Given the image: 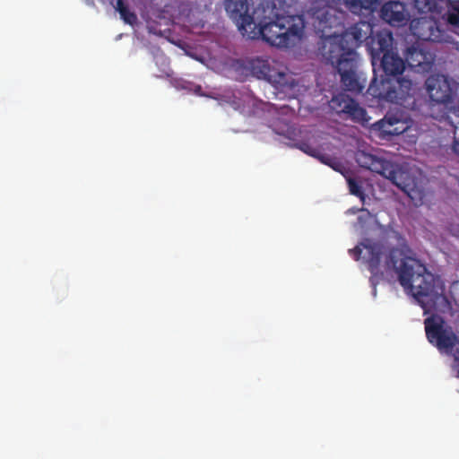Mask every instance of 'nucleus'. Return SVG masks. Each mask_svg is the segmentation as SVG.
Returning a JSON list of instances; mask_svg holds the SVG:
<instances>
[{"label": "nucleus", "instance_id": "obj_18", "mask_svg": "<svg viewBox=\"0 0 459 459\" xmlns=\"http://www.w3.org/2000/svg\"><path fill=\"white\" fill-rule=\"evenodd\" d=\"M113 7L119 13L121 19L126 23L134 25L137 22V15L129 10L125 0H117V4Z\"/></svg>", "mask_w": 459, "mask_h": 459}, {"label": "nucleus", "instance_id": "obj_30", "mask_svg": "<svg viewBox=\"0 0 459 459\" xmlns=\"http://www.w3.org/2000/svg\"><path fill=\"white\" fill-rule=\"evenodd\" d=\"M453 369L456 372V377L459 378V355L454 356Z\"/></svg>", "mask_w": 459, "mask_h": 459}, {"label": "nucleus", "instance_id": "obj_29", "mask_svg": "<svg viewBox=\"0 0 459 459\" xmlns=\"http://www.w3.org/2000/svg\"><path fill=\"white\" fill-rule=\"evenodd\" d=\"M446 22L453 25V26H458L459 25V13H456L451 10H448L446 13Z\"/></svg>", "mask_w": 459, "mask_h": 459}, {"label": "nucleus", "instance_id": "obj_2", "mask_svg": "<svg viewBox=\"0 0 459 459\" xmlns=\"http://www.w3.org/2000/svg\"><path fill=\"white\" fill-rule=\"evenodd\" d=\"M256 17L243 36L249 39H262L271 46L288 47L291 37L300 38L304 21L301 15H285L274 4L255 8Z\"/></svg>", "mask_w": 459, "mask_h": 459}, {"label": "nucleus", "instance_id": "obj_31", "mask_svg": "<svg viewBox=\"0 0 459 459\" xmlns=\"http://www.w3.org/2000/svg\"><path fill=\"white\" fill-rule=\"evenodd\" d=\"M452 149H453L455 153L459 155V140H457V139L454 140L453 145H452Z\"/></svg>", "mask_w": 459, "mask_h": 459}, {"label": "nucleus", "instance_id": "obj_4", "mask_svg": "<svg viewBox=\"0 0 459 459\" xmlns=\"http://www.w3.org/2000/svg\"><path fill=\"white\" fill-rule=\"evenodd\" d=\"M428 341L439 351H451L459 344V338L439 315H432L424 320Z\"/></svg>", "mask_w": 459, "mask_h": 459}, {"label": "nucleus", "instance_id": "obj_19", "mask_svg": "<svg viewBox=\"0 0 459 459\" xmlns=\"http://www.w3.org/2000/svg\"><path fill=\"white\" fill-rule=\"evenodd\" d=\"M313 17L317 20V24H314L319 30L324 31L326 28L332 27V17L329 15V10L326 8H321L316 10L313 13Z\"/></svg>", "mask_w": 459, "mask_h": 459}, {"label": "nucleus", "instance_id": "obj_25", "mask_svg": "<svg viewBox=\"0 0 459 459\" xmlns=\"http://www.w3.org/2000/svg\"><path fill=\"white\" fill-rule=\"evenodd\" d=\"M446 116L451 125H459V104L451 106L448 108Z\"/></svg>", "mask_w": 459, "mask_h": 459}, {"label": "nucleus", "instance_id": "obj_1", "mask_svg": "<svg viewBox=\"0 0 459 459\" xmlns=\"http://www.w3.org/2000/svg\"><path fill=\"white\" fill-rule=\"evenodd\" d=\"M388 264L397 273L399 283L426 310L437 295L434 275L406 244L390 250Z\"/></svg>", "mask_w": 459, "mask_h": 459}, {"label": "nucleus", "instance_id": "obj_33", "mask_svg": "<svg viewBox=\"0 0 459 459\" xmlns=\"http://www.w3.org/2000/svg\"><path fill=\"white\" fill-rule=\"evenodd\" d=\"M84 3H85L87 5L91 6V7H94V6H95V2H94V0H84Z\"/></svg>", "mask_w": 459, "mask_h": 459}, {"label": "nucleus", "instance_id": "obj_8", "mask_svg": "<svg viewBox=\"0 0 459 459\" xmlns=\"http://www.w3.org/2000/svg\"><path fill=\"white\" fill-rule=\"evenodd\" d=\"M251 4L252 0H225V10L242 35L247 33L256 17L255 9L249 13Z\"/></svg>", "mask_w": 459, "mask_h": 459}, {"label": "nucleus", "instance_id": "obj_20", "mask_svg": "<svg viewBox=\"0 0 459 459\" xmlns=\"http://www.w3.org/2000/svg\"><path fill=\"white\" fill-rule=\"evenodd\" d=\"M350 7L353 10L370 9L378 0H347Z\"/></svg>", "mask_w": 459, "mask_h": 459}, {"label": "nucleus", "instance_id": "obj_13", "mask_svg": "<svg viewBox=\"0 0 459 459\" xmlns=\"http://www.w3.org/2000/svg\"><path fill=\"white\" fill-rule=\"evenodd\" d=\"M378 49L383 52L381 66L386 77L401 75L404 69V61L395 53L388 50V43L385 38L377 39Z\"/></svg>", "mask_w": 459, "mask_h": 459}, {"label": "nucleus", "instance_id": "obj_9", "mask_svg": "<svg viewBox=\"0 0 459 459\" xmlns=\"http://www.w3.org/2000/svg\"><path fill=\"white\" fill-rule=\"evenodd\" d=\"M453 85L454 81L441 74H431L425 82L429 99L437 103L446 104L451 101L454 93Z\"/></svg>", "mask_w": 459, "mask_h": 459}, {"label": "nucleus", "instance_id": "obj_7", "mask_svg": "<svg viewBox=\"0 0 459 459\" xmlns=\"http://www.w3.org/2000/svg\"><path fill=\"white\" fill-rule=\"evenodd\" d=\"M429 16H420L412 19L410 23L411 34L422 41H441L443 31L436 19L437 14L429 13Z\"/></svg>", "mask_w": 459, "mask_h": 459}, {"label": "nucleus", "instance_id": "obj_16", "mask_svg": "<svg viewBox=\"0 0 459 459\" xmlns=\"http://www.w3.org/2000/svg\"><path fill=\"white\" fill-rule=\"evenodd\" d=\"M251 74L258 79H264L269 82L273 79L272 68L268 60L255 58L249 61Z\"/></svg>", "mask_w": 459, "mask_h": 459}, {"label": "nucleus", "instance_id": "obj_11", "mask_svg": "<svg viewBox=\"0 0 459 459\" xmlns=\"http://www.w3.org/2000/svg\"><path fill=\"white\" fill-rule=\"evenodd\" d=\"M331 107L338 114H342L345 118H349L354 122H367V112L365 108L349 95L339 93L331 100Z\"/></svg>", "mask_w": 459, "mask_h": 459}, {"label": "nucleus", "instance_id": "obj_5", "mask_svg": "<svg viewBox=\"0 0 459 459\" xmlns=\"http://www.w3.org/2000/svg\"><path fill=\"white\" fill-rule=\"evenodd\" d=\"M343 39L339 36L326 37L322 41L321 55L326 64H330L336 70L339 69V62L344 59L358 58L354 49L347 48L342 44Z\"/></svg>", "mask_w": 459, "mask_h": 459}, {"label": "nucleus", "instance_id": "obj_26", "mask_svg": "<svg viewBox=\"0 0 459 459\" xmlns=\"http://www.w3.org/2000/svg\"><path fill=\"white\" fill-rule=\"evenodd\" d=\"M348 186L351 194L356 196H363V191L359 184L354 178L348 179Z\"/></svg>", "mask_w": 459, "mask_h": 459}, {"label": "nucleus", "instance_id": "obj_15", "mask_svg": "<svg viewBox=\"0 0 459 459\" xmlns=\"http://www.w3.org/2000/svg\"><path fill=\"white\" fill-rule=\"evenodd\" d=\"M413 5L419 13L440 15L446 7L459 13V0H414Z\"/></svg>", "mask_w": 459, "mask_h": 459}, {"label": "nucleus", "instance_id": "obj_10", "mask_svg": "<svg viewBox=\"0 0 459 459\" xmlns=\"http://www.w3.org/2000/svg\"><path fill=\"white\" fill-rule=\"evenodd\" d=\"M363 249L365 253L362 258L365 260L366 264H368V268L372 274L370 281L373 285H375L374 277L377 275L379 270L383 247L379 243L373 242L370 239H366L360 243V245H358L353 249H351L350 253L354 256L355 260H359Z\"/></svg>", "mask_w": 459, "mask_h": 459}, {"label": "nucleus", "instance_id": "obj_14", "mask_svg": "<svg viewBox=\"0 0 459 459\" xmlns=\"http://www.w3.org/2000/svg\"><path fill=\"white\" fill-rule=\"evenodd\" d=\"M381 17L390 25L401 27L408 23L411 14L405 4L400 1H389L381 7Z\"/></svg>", "mask_w": 459, "mask_h": 459}, {"label": "nucleus", "instance_id": "obj_23", "mask_svg": "<svg viewBox=\"0 0 459 459\" xmlns=\"http://www.w3.org/2000/svg\"><path fill=\"white\" fill-rule=\"evenodd\" d=\"M319 160L322 163L330 166L336 171H341V169L342 168V165L338 160L330 156L321 155Z\"/></svg>", "mask_w": 459, "mask_h": 459}, {"label": "nucleus", "instance_id": "obj_28", "mask_svg": "<svg viewBox=\"0 0 459 459\" xmlns=\"http://www.w3.org/2000/svg\"><path fill=\"white\" fill-rule=\"evenodd\" d=\"M351 33L357 42H362L367 39L366 33L362 34L361 29L359 28L358 25H355L351 28Z\"/></svg>", "mask_w": 459, "mask_h": 459}, {"label": "nucleus", "instance_id": "obj_21", "mask_svg": "<svg viewBox=\"0 0 459 459\" xmlns=\"http://www.w3.org/2000/svg\"><path fill=\"white\" fill-rule=\"evenodd\" d=\"M297 147L303 152L317 159L322 155L317 148L313 147L310 143L306 142L297 143Z\"/></svg>", "mask_w": 459, "mask_h": 459}, {"label": "nucleus", "instance_id": "obj_3", "mask_svg": "<svg viewBox=\"0 0 459 459\" xmlns=\"http://www.w3.org/2000/svg\"><path fill=\"white\" fill-rule=\"evenodd\" d=\"M412 87V82L399 75L383 78L377 82L374 75L367 93L378 100L388 102H398L404 100L409 95Z\"/></svg>", "mask_w": 459, "mask_h": 459}, {"label": "nucleus", "instance_id": "obj_24", "mask_svg": "<svg viewBox=\"0 0 459 459\" xmlns=\"http://www.w3.org/2000/svg\"><path fill=\"white\" fill-rule=\"evenodd\" d=\"M319 160L322 163L330 166L336 171H341V169L342 168V165L338 160L330 156L321 155Z\"/></svg>", "mask_w": 459, "mask_h": 459}, {"label": "nucleus", "instance_id": "obj_6", "mask_svg": "<svg viewBox=\"0 0 459 459\" xmlns=\"http://www.w3.org/2000/svg\"><path fill=\"white\" fill-rule=\"evenodd\" d=\"M336 71L345 91L355 94L362 92L366 86V79L358 73V58H348L339 62V69Z\"/></svg>", "mask_w": 459, "mask_h": 459}, {"label": "nucleus", "instance_id": "obj_17", "mask_svg": "<svg viewBox=\"0 0 459 459\" xmlns=\"http://www.w3.org/2000/svg\"><path fill=\"white\" fill-rule=\"evenodd\" d=\"M383 127L386 134L398 135L403 134L408 128V126L394 115L387 114L383 119Z\"/></svg>", "mask_w": 459, "mask_h": 459}, {"label": "nucleus", "instance_id": "obj_27", "mask_svg": "<svg viewBox=\"0 0 459 459\" xmlns=\"http://www.w3.org/2000/svg\"><path fill=\"white\" fill-rule=\"evenodd\" d=\"M414 56H420L421 58H423V53L421 52V50H418L415 48H409V50H408L407 59L408 60L411 59L412 61H417V64H411V65H414V66L420 65V64L422 63V60H420V59L415 60L413 57Z\"/></svg>", "mask_w": 459, "mask_h": 459}, {"label": "nucleus", "instance_id": "obj_32", "mask_svg": "<svg viewBox=\"0 0 459 459\" xmlns=\"http://www.w3.org/2000/svg\"><path fill=\"white\" fill-rule=\"evenodd\" d=\"M102 4H109L112 6L117 4V0H100Z\"/></svg>", "mask_w": 459, "mask_h": 459}, {"label": "nucleus", "instance_id": "obj_22", "mask_svg": "<svg viewBox=\"0 0 459 459\" xmlns=\"http://www.w3.org/2000/svg\"><path fill=\"white\" fill-rule=\"evenodd\" d=\"M375 157L373 154L361 152L357 155V161L361 167L369 170L370 163L375 160Z\"/></svg>", "mask_w": 459, "mask_h": 459}, {"label": "nucleus", "instance_id": "obj_12", "mask_svg": "<svg viewBox=\"0 0 459 459\" xmlns=\"http://www.w3.org/2000/svg\"><path fill=\"white\" fill-rule=\"evenodd\" d=\"M369 170L386 178L402 190H405L407 186L404 180L405 173L385 159L376 156L375 160L370 163Z\"/></svg>", "mask_w": 459, "mask_h": 459}]
</instances>
